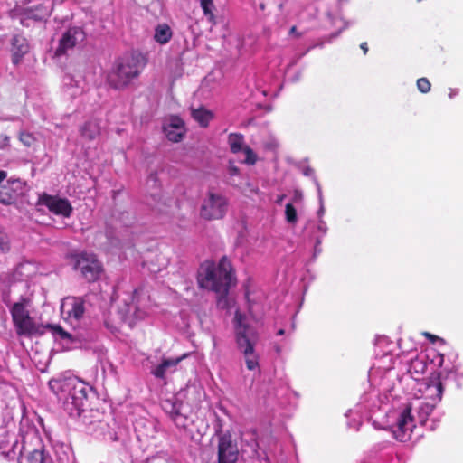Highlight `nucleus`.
Wrapping results in <instances>:
<instances>
[{
    "label": "nucleus",
    "mask_w": 463,
    "mask_h": 463,
    "mask_svg": "<svg viewBox=\"0 0 463 463\" xmlns=\"http://www.w3.org/2000/svg\"><path fill=\"white\" fill-rule=\"evenodd\" d=\"M286 221L290 224H296L298 222L297 210L292 203H287L285 207Z\"/></svg>",
    "instance_id": "nucleus-26"
},
{
    "label": "nucleus",
    "mask_w": 463,
    "mask_h": 463,
    "mask_svg": "<svg viewBox=\"0 0 463 463\" xmlns=\"http://www.w3.org/2000/svg\"><path fill=\"white\" fill-rule=\"evenodd\" d=\"M284 334H285V330H284V329H279V330L278 331V335H284Z\"/></svg>",
    "instance_id": "nucleus-39"
},
{
    "label": "nucleus",
    "mask_w": 463,
    "mask_h": 463,
    "mask_svg": "<svg viewBox=\"0 0 463 463\" xmlns=\"http://www.w3.org/2000/svg\"><path fill=\"white\" fill-rule=\"evenodd\" d=\"M166 126L178 130L184 131V122L179 117H172Z\"/></svg>",
    "instance_id": "nucleus-30"
},
{
    "label": "nucleus",
    "mask_w": 463,
    "mask_h": 463,
    "mask_svg": "<svg viewBox=\"0 0 463 463\" xmlns=\"http://www.w3.org/2000/svg\"><path fill=\"white\" fill-rule=\"evenodd\" d=\"M74 269L80 271L81 277L89 283L99 279L103 272V266L96 255L86 252L77 257Z\"/></svg>",
    "instance_id": "nucleus-7"
},
{
    "label": "nucleus",
    "mask_w": 463,
    "mask_h": 463,
    "mask_svg": "<svg viewBox=\"0 0 463 463\" xmlns=\"http://www.w3.org/2000/svg\"><path fill=\"white\" fill-rule=\"evenodd\" d=\"M37 204L44 205L55 215L68 218L71 215L73 208L66 198H61L43 193L39 196Z\"/></svg>",
    "instance_id": "nucleus-10"
},
{
    "label": "nucleus",
    "mask_w": 463,
    "mask_h": 463,
    "mask_svg": "<svg viewBox=\"0 0 463 463\" xmlns=\"http://www.w3.org/2000/svg\"><path fill=\"white\" fill-rule=\"evenodd\" d=\"M185 355L176 358V359H165L163 362L158 364L153 371L152 373L155 377L163 379L165 375V372L168 368L174 367L177 365V364L184 357Z\"/></svg>",
    "instance_id": "nucleus-18"
},
{
    "label": "nucleus",
    "mask_w": 463,
    "mask_h": 463,
    "mask_svg": "<svg viewBox=\"0 0 463 463\" xmlns=\"http://www.w3.org/2000/svg\"><path fill=\"white\" fill-rule=\"evenodd\" d=\"M85 301L80 297H68L61 304V312L66 313L68 317L79 320L85 312Z\"/></svg>",
    "instance_id": "nucleus-13"
},
{
    "label": "nucleus",
    "mask_w": 463,
    "mask_h": 463,
    "mask_svg": "<svg viewBox=\"0 0 463 463\" xmlns=\"http://www.w3.org/2000/svg\"><path fill=\"white\" fill-rule=\"evenodd\" d=\"M457 93H458V91H457V90H453V89H450V90H449V97L450 99H452L454 96H456V95H457Z\"/></svg>",
    "instance_id": "nucleus-37"
},
{
    "label": "nucleus",
    "mask_w": 463,
    "mask_h": 463,
    "mask_svg": "<svg viewBox=\"0 0 463 463\" xmlns=\"http://www.w3.org/2000/svg\"><path fill=\"white\" fill-rule=\"evenodd\" d=\"M52 5L49 0H29L19 11L20 22L24 26H29V21H45L51 14Z\"/></svg>",
    "instance_id": "nucleus-5"
},
{
    "label": "nucleus",
    "mask_w": 463,
    "mask_h": 463,
    "mask_svg": "<svg viewBox=\"0 0 463 463\" xmlns=\"http://www.w3.org/2000/svg\"><path fill=\"white\" fill-rule=\"evenodd\" d=\"M228 199L214 189H209L200 206V216L206 221L221 220L228 211Z\"/></svg>",
    "instance_id": "nucleus-4"
},
{
    "label": "nucleus",
    "mask_w": 463,
    "mask_h": 463,
    "mask_svg": "<svg viewBox=\"0 0 463 463\" xmlns=\"http://www.w3.org/2000/svg\"><path fill=\"white\" fill-rule=\"evenodd\" d=\"M146 65V58L131 53L117 59L107 75L108 85L117 90L128 88L137 80Z\"/></svg>",
    "instance_id": "nucleus-2"
},
{
    "label": "nucleus",
    "mask_w": 463,
    "mask_h": 463,
    "mask_svg": "<svg viewBox=\"0 0 463 463\" xmlns=\"http://www.w3.org/2000/svg\"><path fill=\"white\" fill-rule=\"evenodd\" d=\"M46 327L52 329L54 333L58 334L62 339L71 337V335L67 333L61 326L47 325Z\"/></svg>",
    "instance_id": "nucleus-31"
},
{
    "label": "nucleus",
    "mask_w": 463,
    "mask_h": 463,
    "mask_svg": "<svg viewBox=\"0 0 463 463\" xmlns=\"http://www.w3.org/2000/svg\"><path fill=\"white\" fill-rule=\"evenodd\" d=\"M228 143L231 148V151L234 154H237L241 151H243V143L244 137L243 135L239 133H232L229 135Z\"/></svg>",
    "instance_id": "nucleus-21"
},
{
    "label": "nucleus",
    "mask_w": 463,
    "mask_h": 463,
    "mask_svg": "<svg viewBox=\"0 0 463 463\" xmlns=\"http://www.w3.org/2000/svg\"><path fill=\"white\" fill-rule=\"evenodd\" d=\"M234 280L233 269L226 256L220 260L218 265L213 261L205 260L198 269L199 286L215 292L219 296V304L226 302V297Z\"/></svg>",
    "instance_id": "nucleus-1"
},
{
    "label": "nucleus",
    "mask_w": 463,
    "mask_h": 463,
    "mask_svg": "<svg viewBox=\"0 0 463 463\" xmlns=\"http://www.w3.org/2000/svg\"><path fill=\"white\" fill-rule=\"evenodd\" d=\"M360 48L363 50L364 55L368 52V46L366 42L362 43L360 44Z\"/></svg>",
    "instance_id": "nucleus-35"
},
{
    "label": "nucleus",
    "mask_w": 463,
    "mask_h": 463,
    "mask_svg": "<svg viewBox=\"0 0 463 463\" xmlns=\"http://www.w3.org/2000/svg\"><path fill=\"white\" fill-rule=\"evenodd\" d=\"M423 335L428 338L431 343H435L438 340H440V338L435 335H432L430 333L425 332Z\"/></svg>",
    "instance_id": "nucleus-32"
},
{
    "label": "nucleus",
    "mask_w": 463,
    "mask_h": 463,
    "mask_svg": "<svg viewBox=\"0 0 463 463\" xmlns=\"http://www.w3.org/2000/svg\"><path fill=\"white\" fill-rule=\"evenodd\" d=\"M165 409L169 413L177 428L188 430L191 420L187 416L180 412V403L166 401Z\"/></svg>",
    "instance_id": "nucleus-14"
},
{
    "label": "nucleus",
    "mask_w": 463,
    "mask_h": 463,
    "mask_svg": "<svg viewBox=\"0 0 463 463\" xmlns=\"http://www.w3.org/2000/svg\"><path fill=\"white\" fill-rule=\"evenodd\" d=\"M164 132L168 140L172 142H179L182 140L184 131L172 128L169 126H164Z\"/></svg>",
    "instance_id": "nucleus-23"
},
{
    "label": "nucleus",
    "mask_w": 463,
    "mask_h": 463,
    "mask_svg": "<svg viewBox=\"0 0 463 463\" xmlns=\"http://www.w3.org/2000/svg\"><path fill=\"white\" fill-rule=\"evenodd\" d=\"M84 38V32L81 28H69L60 39L59 45L55 51V55L61 56L65 54L69 50L74 48L77 43L82 42Z\"/></svg>",
    "instance_id": "nucleus-12"
},
{
    "label": "nucleus",
    "mask_w": 463,
    "mask_h": 463,
    "mask_svg": "<svg viewBox=\"0 0 463 463\" xmlns=\"http://www.w3.org/2000/svg\"><path fill=\"white\" fill-rule=\"evenodd\" d=\"M244 316L239 311L235 313V334L238 348L243 353L248 370H255L259 366L258 357L254 354L257 336L253 328L244 324Z\"/></svg>",
    "instance_id": "nucleus-3"
},
{
    "label": "nucleus",
    "mask_w": 463,
    "mask_h": 463,
    "mask_svg": "<svg viewBox=\"0 0 463 463\" xmlns=\"http://www.w3.org/2000/svg\"><path fill=\"white\" fill-rule=\"evenodd\" d=\"M243 152L246 155L244 162L248 165H254L257 162V155L250 146H244Z\"/></svg>",
    "instance_id": "nucleus-29"
},
{
    "label": "nucleus",
    "mask_w": 463,
    "mask_h": 463,
    "mask_svg": "<svg viewBox=\"0 0 463 463\" xmlns=\"http://www.w3.org/2000/svg\"><path fill=\"white\" fill-rule=\"evenodd\" d=\"M293 33H296L297 37H300L301 36V33H297V27L294 25L290 28L289 30V34H293Z\"/></svg>",
    "instance_id": "nucleus-36"
},
{
    "label": "nucleus",
    "mask_w": 463,
    "mask_h": 463,
    "mask_svg": "<svg viewBox=\"0 0 463 463\" xmlns=\"http://www.w3.org/2000/svg\"><path fill=\"white\" fill-rule=\"evenodd\" d=\"M229 172L231 175H236L239 174V168L234 165H231L229 167Z\"/></svg>",
    "instance_id": "nucleus-33"
},
{
    "label": "nucleus",
    "mask_w": 463,
    "mask_h": 463,
    "mask_svg": "<svg viewBox=\"0 0 463 463\" xmlns=\"http://www.w3.org/2000/svg\"><path fill=\"white\" fill-rule=\"evenodd\" d=\"M17 197L16 192L8 184H0V203L5 205L12 204Z\"/></svg>",
    "instance_id": "nucleus-19"
},
{
    "label": "nucleus",
    "mask_w": 463,
    "mask_h": 463,
    "mask_svg": "<svg viewBox=\"0 0 463 463\" xmlns=\"http://www.w3.org/2000/svg\"><path fill=\"white\" fill-rule=\"evenodd\" d=\"M417 88L420 92L426 94L430 90L431 84L427 78L422 77L417 80Z\"/></svg>",
    "instance_id": "nucleus-28"
},
{
    "label": "nucleus",
    "mask_w": 463,
    "mask_h": 463,
    "mask_svg": "<svg viewBox=\"0 0 463 463\" xmlns=\"http://www.w3.org/2000/svg\"><path fill=\"white\" fill-rule=\"evenodd\" d=\"M240 456L237 441L227 431L218 435L217 463H237Z\"/></svg>",
    "instance_id": "nucleus-9"
},
{
    "label": "nucleus",
    "mask_w": 463,
    "mask_h": 463,
    "mask_svg": "<svg viewBox=\"0 0 463 463\" xmlns=\"http://www.w3.org/2000/svg\"><path fill=\"white\" fill-rule=\"evenodd\" d=\"M1 249H2V250H8V249H9V247H8V245H7V244H2V245H1Z\"/></svg>",
    "instance_id": "nucleus-38"
},
{
    "label": "nucleus",
    "mask_w": 463,
    "mask_h": 463,
    "mask_svg": "<svg viewBox=\"0 0 463 463\" xmlns=\"http://www.w3.org/2000/svg\"><path fill=\"white\" fill-rule=\"evenodd\" d=\"M80 133L83 138L89 141L94 140L100 135L99 123L96 120L87 121L80 128Z\"/></svg>",
    "instance_id": "nucleus-16"
},
{
    "label": "nucleus",
    "mask_w": 463,
    "mask_h": 463,
    "mask_svg": "<svg viewBox=\"0 0 463 463\" xmlns=\"http://www.w3.org/2000/svg\"><path fill=\"white\" fill-rule=\"evenodd\" d=\"M64 405L71 416L80 417L90 407L87 387L81 383L73 384Z\"/></svg>",
    "instance_id": "nucleus-6"
},
{
    "label": "nucleus",
    "mask_w": 463,
    "mask_h": 463,
    "mask_svg": "<svg viewBox=\"0 0 463 463\" xmlns=\"http://www.w3.org/2000/svg\"><path fill=\"white\" fill-rule=\"evenodd\" d=\"M173 36V32L167 24H159L155 28L154 39L159 44L167 43Z\"/></svg>",
    "instance_id": "nucleus-17"
},
{
    "label": "nucleus",
    "mask_w": 463,
    "mask_h": 463,
    "mask_svg": "<svg viewBox=\"0 0 463 463\" xmlns=\"http://www.w3.org/2000/svg\"><path fill=\"white\" fill-rule=\"evenodd\" d=\"M19 140L27 147L32 146L36 142V138L32 133L21 131L19 134Z\"/></svg>",
    "instance_id": "nucleus-27"
},
{
    "label": "nucleus",
    "mask_w": 463,
    "mask_h": 463,
    "mask_svg": "<svg viewBox=\"0 0 463 463\" xmlns=\"http://www.w3.org/2000/svg\"><path fill=\"white\" fill-rule=\"evenodd\" d=\"M415 424L413 422V417L411 415V405L407 404L403 411L399 415L397 420L396 428L393 430L394 438L404 442L411 438Z\"/></svg>",
    "instance_id": "nucleus-11"
},
{
    "label": "nucleus",
    "mask_w": 463,
    "mask_h": 463,
    "mask_svg": "<svg viewBox=\"0 0 463 463\" xmlns=\"http://www.w3.org/2000/svg\"><path fill=\"white\" fill-rule=\"evenodd\" d=\"M26 458L29 463H44V450L42 449H35L29 452Z\"/></svg>",
    "instance_id": "nucleus-25"
},
{
    "label": "nucleus",
    "mask_w": 463,
    "mask_h": 463,
    "mask_svg": "<svg viewBox=\"0 0 463 463\" xmlns=\"http://www.w3.org/2000/svg\"><path fill=\"white\" fill-rule=\"evenodd\" d=\"M433 409V406H430L429 404H424L423 406L420 407V410L421 411H425L426 414H428L430 411H431Z\"/></svg>",
    "instance_id": "nucleus-34"
},
{
    "label": "nucleus",
    "mask_w": 463,
    "mask_h": 463,
    "mask_svg": "<svg viewBox=\"0 0 463 463\" xmlns=\"http://www.w3.org/2000/svg\"><path fill=\"white\" fill-rule=\"evenodd\" d=\"M25 299L14 303L10 310L18 335H32L37 332L36 326L25 307Z\"/></svg>",
    "instance_id": "nucleus-8"
},
{
    "label": "nucleus",
    "mask_w": 463,
    "mask_h": 463,
    "mask_svg": "<svg viewBox=\"0 0 463 463\" xmlns=\"http://www.w3.org/2000/svg\"><path fill=\"white\" fill-rule=\"evenodd\" d=\"M427 388L429 390L433 388L434 391H435V399L438 402L441 401L444 389H443V385H442V383L440 381L439 375H436L435 377H433L430 380V383L428 384Z\"/></svg>",
    "instance_id": "nucleus-22"
},
{
    "label": "nucleus",
    "mask_w": 463,
    "mask_h": 463,
    "mask_svg": "<svg viewBox=\"0 0 463 463\" xmlns=\"http://www.w3.org/2000/svg\"><path fill=\"white\" fill-rule=\"evenodd\" d=\"M11 44L13 52L12 61L16 65L22 61L24 54L29 52V44L27 40L20 34L14 35Z\"/></svg>",
    "instance_id": "nucleus-15"
},
{
    "label": "nucleus",
    "mask_w": 463,
    "mask_h": 463,
    "mask_svg": "<svg viewBox=\"0 0 463 463\" xmlns=\"http://www.w3.org/2000/svg\"><path fill=\"white\" fill-rule=\"evenodd\" d=\"M192 117L195 121H197L200 124V126L205 128L208 126L210 120L213 118V114L211 111L203 108H200L192 110Z\"/></svg>",
    "instance_id": "nucleus-20"
},
{
    "label": "nucleus",
    "mask_w": 463,
    "mask_h": 463,
    "mask_svg": "<svg viewBox=\"0 0 463 463\" xmlns=\"http://www.w3.org/2000/svg\"><path fill=\"white\" fill-rule=\"evenodd\" d=\"M201 7L203 11L204 15L208 17V20L212 23H214V14L213 13V0H200Z\"/></svg>",
    "instance_id": "nucleus-24"
}]
</instances>
